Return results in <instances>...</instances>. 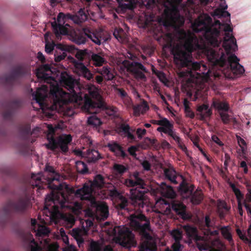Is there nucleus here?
I'll return each mask as SVG.
<instances>
[{
  "instance_id": "nucleus-7",
  "label": "nucleus",
  "mask_w": 251,
  "mask_h": 251,
  "mask_svg": "<svg viewBox=\"0 0 251 251\" xmlns=\"http://www.w3.org/2000/svg\"><path fill=\"white\" fill-rule=\"evenodd\" d=\"M212 18L208 15L199 17L193 24L194 31L196 32H203V36L208 44L216 47L221 43L220 37V31L212 25Z\"/></svg>"
},
{
  "instance_id": "nucleus-56",
  "label": "nucleus",
  "mask_w": 251,
  "mask_h": 251,
  "mask_svg": "<svg viewBox=\"0 0 251 251\" xmlns=\"http://www.w3.org/2000/svg\"><path fill=\"white\" fill-rule=\"evenodd\" d=\"M120 203L119 204L120 207L121 209H124L127 205V199L123 196L122 195L119 198Z\"/></svg>"
},
{
  "instance_id": "nucleus-3",
  "label": "nucleus",
  "mask_w": 251,
  "mask_h": 251,
  "mask_svg": "<svg viewBox=\"0 0 251 251\" xmlns=\"http://www.w3.org/2000/svg\"><path fill=\"white\" fill-rule=\"evenodd\" d=\"M224 31L226 33L223 47L226 54L223 51L218 53L214 50H209L207 54L208 61L215 66L218 65L222 67L227 66L235 76L242 75L245 72L244 68L239 64V59L234 53L238 49L236 40L229 33L232 31V28L226 25Z\"/></svg>"
},
{
  "instance_id": "nucleus-49",
  "label": "nucleus",
  "mask_w": 251,
  "mask_h": 251,
  "mask_svg": "<svg viewBox=\"0 0 251 251\" xmlns=\"http://www.w3.org/2000/svg\"><path fill=\"white\" fill-rule=\"evenodd\" d=\"M114 169L119 174H123L127 170V168L125 166L120 164H115Z\"/></svg>"
},
{
  "instance_id": "nucleus-9",
  "label": "nucleus",
  "mask_w": 251,
  "mask_h": 251,
  "mask_svg": "<svg viewBox=\"0 0 251 251\" xmlns=\"http://www.w3.org/2000/svg\"><path fill=\"white\" fill-rule=\"evenodd\" d=\"M112 233L116 242L122 246L127 248L136 247L137 244L134 235L128 227L125 226H115Z\"/></svg>"
},
{
  "instance_id": "nucleus-34",
  "label": "nucleus",
  "mask_w": 251,
  "mask_h": 251,
  "mask_svg": "<svg viewBox=\"0 0 251 251\" xmlns=\"http://www.w3.org/2000/svg\"><path fill=\"white\" fill-rule=\"evenodd\" d=\"M63 86L71 93H75V81L72 77H68L63 79L62 82Z\"/></svg>"
},
{
  "instance_id": "nucleus-13",
  "label": "nucleus",
  "mask_w": 251,
  "mask_h": 251,
  "mask_svg": "<svg viewBox=\"0 0 251 251\" xmlns=\"http://www.w3.org/2000/svg\"><path fill=\"white\" fill-rule=\"evenodd\" d=\"M157 130L168 134L176 142H180V137L174 129L173 123L170 122L167 118H163V121L161 126L157 128Z\"/></svg>"
},
{
  "instance_id": "nucleus-48",
  "label": "nucleus",
  "mask_w": 251,
  "mask_h": 251,
  "mask_svg": "<svg viewBox=\"0 0 251 251\" xmlns=\"http://www.w3.org/2000/svg\"><path fill=\"white\" fill-rule=\"evenodd\" d=\"M236 138L237 140L238 143L241 148L242 152L244 153L246 150V143L245 141L243 138H242L241 137L238 135H236Z\"/></svg>"
},
{
  "instance_id": "nucleus-19",
  "label": "nucleus",
  "mask_w": 251,
  "mask_h": 251,
  "mask_svg": "<svg viewBox=\"0 0 251 251\" xmlns=\"http://www.w3.org/2000/svg\"><path fill=\"white\" fill-rule=\"evenodd\" d=\"M178 10L176 7L171 5L170 6L165 5V9L163 11V16L164 18L165 22L170 24L175 21Z\"/></svg>"
},
{
  "instance_id": "nucleus-41",
  "label": "nucleus",
  "mask_w": 251,
  "mask_h": 251,
  "mask_svg": "<svg viewBox=\"0 0 251 251\" xmlns=\"http://www.w3.org/2000/svg\"><path fill=\"white\" fill-rule=\"evenodd\" d=\"M76 169L77 171L81 174H85L88 172V169L86 165L82 161H79L75 162Z\"/></svg>"
},
{
  "instance_id": "nucleus-29",
  "label": "nucleus",
  "mask_w": 251,
  "mask_h": 251,
  "mask_svg": "<svg viewBox=\"0 0 251 251\" xmlns=\"http://www.w3.org/2000/svg\"><path fill=\"white\" fill-rule=\"evenodd\" d=\"M84 234V230L80 228H74L72 230L71 234L76 240L79 247L83 245L84 242L83 236Z\"/></svg>"
},
{
  "instance_id": "nucleus-46",
  "label": "nucleus",
  "mask_w": 251,
  "mask_h": 251,
  "mask_svg": "<svg viewBox=\"0 0 251 251\" xmlns=\"http://www.w3.org/2000/svg\"><path fill=\"white\" fill-rule=\"evenodd\" d=\"M221 119L224 124H227L231 119L230 116L227 113V111H221L220 113Z\"/></svg>"
},
{
  "instance_id": "nucleus-51",
  "label": "nucleus",
  "mask_w": 251,
  "mask_h": 251,
  "mask_svg": "<svg viewBox=\"0 0 251 251\" xmlns=\"http://www.w3.org/2000/svg\"><path fill=\"white\" fill-rule=\"evenodd\" d=\"M143 3L148 9H152L156 5V0H144Z\"/></svg>"
},
{
  "instance_id": "nucleus-61",
  "label": "nucleus",
  "mask_w": 251,
  "mask_h": 251,
  "mask_svg": "<svg viewBox=\"0 0 251 251\" xmlns=\"http://www.w3.org/2000/svg\"><path fill=\"white\" fill-rule=\"evenodd\" d=\"M200 250L207 251L211 248V247L207 244H199L198 245Z\"/></svg>"
},
{
  "instance_id": "nucleus-59",
  "label": "nucleus",
  "mask_w": 251,
  "mask_h": 251,
  "mask_svg": "<svg viewBox=\"0 0 251 251\" xmlns=\"http://www.w3.org/2000/svg\"><path fill=\"white\" fill-rule=\"evenodd\" d=\"M236 231L237 234L238 235L241 239L247 243H250V240L245 235V234H244L242 232V231L240 229H237Z\"/></svg>"
},
{
  "instance_id": "nucleus-54",
  "label": "nucleus",
  "mask_w": 251,
  "mask_h": 251,
  "mask_svg": "<svg viewBox=\"0 0 251 251\" xmlns=\"http://www.w3.org/2000/svg\"><path fill=\"white\" fill-rule=\"evenodd\" d=\"M64 219L66 221L69 226H72L75 223V219L74 217L72 215H65L64 216Z\"/></svg>"
},
{
  "instance_id": "nucleus-32",
  "label": "nucleus",
  "mask_w": 251,
  "mask_h": 251,
  "mask_svg": "<svg viewBox=\"0 0 251 251\" xmlns=\"http://www.w3.org/2000/svg\"><path fill=\"white\" fill-rule=\"evenodd\" d=\"M211 107L215 110H229V105L225 101L217 99H213Z\"/></svg>"
},
{
  "instance_id": "nucleus-18",
  "label": "nucleus",
  "mask_w": 251,
  "mask_h": 251,
  "mask_svg": "<svg viewBox=\"0 0 251 251\" xmlns=\"http://www.w3.org/2000/svg\"><path fill=\"white\" fill-rule=\"evenodd\" d=\"M128 70L134 75L137 79H146V77L145 74L141 71L146 72V68L141 63H131L129 65Z\"/></svg>"
},
{
  "instance_id": "nucleus-1",
  "label": "nucleus",
  "mask_w": 251,
  "mask_h": 251,
  "mask_svg": "<svg viewBox=\"0 0 251 251\" xmlns=\"http://www.w3.org/2000/svg\"><path fill=\"white\" fill-rule=\"evenodd\" d=\"M199 47L197 39L189 37L185 40L183 47L176 44L174 45L171 48V53L174 56L175 64L181 68H186L185 71H180L178 73L180 78L186 79L188 86L194 89L195 94L193 95L191 92H188L187 94L188 98L183 100L184 110H190V100L196 101L200 98L204 99L203 89L204 84L203 82L201 74H204V71L206 69V66L193 61L192 52Z\"/></svg>"
},
{
  "instance_id": "nucleus-14",
  "label": "nucleus",
  "mask_w": 251,
  "mask_h": 251,
  "mask_svg": "<svg viewBox=\"0 0 251 251\" xmlns=\"http://www.w3.org/2000/svg\"><path fill=\"white\" fill-rule=\"evenodd\" d=\"M50 93L54 97L53 105L56 107L55 109L53 107H50L48 110H58L56 108L59 106L62 108L64 105H66L68 103V100L64 98V95H66L67 93L62 90L59 89L58 87H55L50 90Z\"/></svg>"
},
{
  "instance_id": "nucleus-60",
  "label": "nucleus",
  "mask_w": 251,
  "mask_h": 251,
  "mask_svg": "<svg viewBox=\"0 0 251 251\" xmlns=\"http://www.w3.org/2000/svg\"><path fill=\"white\" fill-rule=\"evenodd\" d=\"M86 42V38L83 35L78 36L76 38V43L77 44H83Z\"/></svg>"
},
{
  "instance_id": "nucleus-63",
  "label": "nucleus",
  "mask_w": 251,
  "mask_h": 251,
  "mask_svg": "<svg viewBox=\"0 0 251 251\" xmlns=\"http://www.w3.org/2000/svg\"><path fill=\"white\" fill-rule=\"evenodd\" d=\"M63 251H76V250L75 246L71 245L65 248Z\"/></svg>"
},
{
  "instance_id": "nucleus-2",
  "label": "nucleus",
  "mask_w": 251,
  "mask_h": 251,
  "mask_svg": "<svg viewBox=\"0 0 251 251\" xmlns=\"http://www.w3.org/2000/svg\"><path fill=\"white\" fill-rule=\"evenodd\" d=\"M45 170L44 173L32 174L30 183L33 186L38 187L37 191L39 192L42 189L41 184L45 181L48 187L52 190L45 198L44 210H49L50 215L47 216L49 219H50L53 213L58 211L59 207L73 211L80 209L81 205L79 203L69 201L68 196L73 194V189L65 183L60 182V176L52 167L46 166Z\"/></svg>"
},
{
  "instance_id": "nucleus-4",
  "label": "nucleus",
  "mask_w": 251,
  "mask_h": 251,
  "mask_svg": "<svg viewBox=\"0 0 251 251\" xmlns=\"http://www.w3.org/2000/svg\"><path fill=\"white\" fill-rule=\"evenodd\" d=\"M104 184V179L102 176L98 175L94 177L93 182L90 185L85 184L83 187L73 190L75 196L81 200L89 201L91 204V209H88L86 214L90 217H94L100 215L101 219H105L108 217V211L107 205L102 202H98L92 195L93 188L95 187L101 188Z\"/></svg>"
},
{
  "instance_id": "nucleus-37",
  "label": "nucleus",
  "mask_w": 251,
  "mask_h": 251,
  "mask_svg": "<svg viewBox=\"0 0 251 251\" xmlns=\"http://www.w3.org/2000/svg\"><path fill=\"white\" fill-rule=\"evenodd\" d=\"M23 102L19 99H13L9 101L7 103V108L5 110H10V109L19 108L22 107Z\"/></svg>"
},
{
  "instance_id": "nucleus-42",
  "label": "nucleus",
  "mask_w": 251,
  "mask_h": 251,
  "mask_svg": "<svg viewBox=\"0 0 251 251\" xmlns=\"http://www.w3.org/2000/svg\"><path fill=\"white\" fill-rule=\"evenodd\" d=\"M101 245L98 242L92 241L90 242L88 251H102Z\"/></svg>"
},
{
  "instance_id": "nucleus-8",
  "label": "nucleus",
  "mask_w": 251,
  "mask_h": 251,
  "mask_svg": "<svg viewBox=\"0 0 251 251\" xmlns=\"http://www.w3.org/2000/svg\"><path fill=\"white\" fill-rule=\"evenodd\" d=\"M87 90L89 95L94 100L85 95L84 99L81 97L78 101L76 100L75 103L80 106V110H90V108H95L101 109V110H109L100 94L97 87L91 84L87 85Z\"/></svg>"
},
{
  "instance_id": "nucleus-33",
  "label": "nucleus",
  "mask_w": 251,
  "mask_h": 251,
  "mask_svg": "<svg viewBox=\"0 0 251 251\" xmlns=\"http://www.w3.org/2000/svg\"><path fill=\"white\" fill-rule=\"evenodd\" d=\"M164 173L165 176L166 178H167L170 181H171L172 183L174 184H177V182L176 180V178L177 177V174L176 172L172 167H170L169 168H166L164 169Z\"/></svg>"
},
{
  "instance_id": "nucleus-57",
  "label": "nucleus",
  "mask_w": 251,
  "mask_h": 251,
  "mask_svg": "<svg viewBox=\"0 0 251 251\" xmlns=\"http://www.w3.org/2000/svg\"><path fill=\"white\" fill-rule=\"evenodd\" d=\"M162 201L163 202V203L164 204V207H163L164 210H163L162 213L164 214H166V215L170 214L171 213V208L170 205L167 202L163 200L162 201H160L161 202Z\"/></svg>"
},
{
  "instance_id": "nucleus-20",
  "label": "nucleus",
  "mask_w": 251,
  "mask_h": 251,
  "mask_svg": "<svg viewBox=\"0 0 251 251\" xmlns=\"http://www.w3.org/2000/svg\"><path fill=\"white\" fill-rule=\"evenodd\" d=\"M31 228L36 233L37 236H45L49 234L50 232L49 228L44 226L40 225L36 223L35 219L31 220Z\"/></svg>"
},
{
  "instance_id": "nucleus-31",
  "label": "nucleus",
  "mask_w": 251,
  "mask_h": 251,
  "mask_svg": "<svg viewBox=\"0 0 251 251\" xmlns=\"http://www.w3.org/2000/svg\"><path fill=\"white\" fill-rule=\"evenodd\" d=\"M221 231V234L224 238L227 240L231 244H233V241L231 233L230 227L228 226H224L217 227Z\"/></svg>"
},
{
  "instance_id": "nucleus-12",
  "label": "nucleus",
  "mask_w": 251,
  "mask_h": 251,
  "mask_svg": "<svg viewBox=\"0 0 251 251\" xmlns=\"http://www.w3.org/2000/svg\"><path fill=\"white\" fill-rule=\"evenodd\" d=\"M179 191L183 198L187 199L191 197V201L194 204L200 203L202 199L201 191H197L193 193L192 189L182 183L180 184Z\"/></svg>"
},
{
  "instance_id": "nucleus-5",
  "label": "nucleus",
  "mask_w": 251,
  "mask_h": 251,
  "mask_svg": "<svg viewBox=\"0 0 251 251\" xmlns=\"http://www.w3.org/2000/svg\"><path fill=\"white\" fill-rule=\"evenodd\" d=\"M129 217L130 226L139 230L143 238L139 251H156V239L150 235L149 222L145 216L140 212H136L131 214Z\"/></svg>"
},
{
  "instance_id": "nucleus-52",
  "label": "nucleus",
  "mask_w": 251,
  "mask_h": 251,
  "mask_svg": "<svg viewBox=\"0 0 251 251\" xmlns=\"http://www.w3.org/2000/svg\"><path fill=\"white\" fill-rule=\"evenodd\" d=\"M55 46V44L53 42L51 43L49 42H47L45 45L46 52L49 54L51 53L53 51Z\"/></svg>"
},
{
  "instance_id": "nucleus-25",
  "label": "nucleus",
  "mask_w": 251,
  "mask_h": 251,
  "mask_svg": "<svg viewBox=\"0 0 251 251\" xmlns=\"http://www.w3.org/2000/svg\"><path fill=\"white\" fill-rule=\"evenodd\" d=\"M50 71H51V66L50 65H42L37 69V76L42 80L47 81L50 78H51V77L48 76L45 72Z\"/></svg>"
},
{
  "instance_id": "nucleus-15",
  "label": "nucleus",
  "mask_w": 251,
  "mask_h": 251,
  "mask_svg": "<svg viewBox=\"0 0 251 251\" xmlns=\"http://www.w3.org/2000/svg\"><path fill=\"white\" fill-rule=\"evenodd\" d=\"M130 199L131 201L132 204L134 206H138L140 210L143 208L146 205V200L145 194L137 189H130Z\"/></svg>"
},
{
  "instance_id": "nucleus-24",
  "label": "nucleus",
  "mask_w": 251,
  "mask_h": 251,
  "mask_svg": "<svg viewBox=\"0 0 251 251\" xmlns=\"http://www.w3.org/2000/svg\"><path fill=\"white\" fill-rule=\"evenodd\" d=\"M66 48L61 44L56 45V50L54 54V60L56 62H59L64 59L67 56L66 52Z\"/></svg>"
},
{
  "instance_id": "nucleus-23",
  "label": "nucleus",
  "mask_w": 251,
  "mask_h": 251,
  "mask_svg": "<svg viewBox=\"0 0 251 251\" xmlns=\"http://www.w3.org/2000/svg\"><path fill=\"white\" fill-rule=\"evenodd\" d=\"M159 190L161 195L166 198L172 199L176 196V193L172 187L167 185L164 182L160 183L159 187Z\"/></svg>"
},
{
  "instance_id": "nucleus-39",
  "label": "nucleus",
  "mask_w": 251,
  "mask_h": 251,
  "mask_svg": "<svg viewBox=\"0 0 251 251\" xmlns=\"http://www.w3.org/2000/svg\"><path fill=\"white\" fill-rule=\"evenodd\" d=\"M68 15L70 14L67 13L65 14L63 13H59L57 18V25H64L67 20H71V18Z\"/></svg>"
},
{
  "instance_id": "nucleus-45",
  "label": "nucleus",
  "mask_w": 251,
  "mask_h": 251,
  "mask_svg": "<svg viewBox=\"0 0 251 251\" xmlns=\"http://www.w3.org/2000/svg\"><path fill=\"white\" fill-rule=\"evenodd\" d=\"M212 114V111H198L197 113V116L198 118L203 120L207 117H209Z\"/></svg>"
},
{
  "instance_id": "nucleus-38",
  "label": "nucleus",
  "mask_w": 251,
  "mask_h": 251,
  "mask_svg": "<svg viewBox=\"0 0 251 251\" xmlns=\"http://www.w3.org/2000/svg\"><path fill=\"white\" fill-rule=\"evenodd\" d=\"M113 35L119 42H122L125 41V32L122 28L115 29L113 32Z\"/></svg>"
},
{
  "instance_id": "nucleus-22",
  "label": "nucleus",
  "mask_w": 251,
  "mask_h": 251,
  "mask_svg": "<svg viewBox=\"0 0 251 251\" xmlns=\"http://www.w3.org/2000/svg\"><path fill=\"white\" fill-rule=\"evenodd\" d=\"M55 37L57 40L61 39V35H67L69 32L68 29L66 27V26H69V25L68 24L65 25V26H64L63 25H57V23L56 22H54L51 24Z\"/></svg>"
},
{
  "instance_id": "nucleus-35",
  "label": "nucleus",
  "mask_w": 251,
  "mask_h": 251,
  "mask_svg": "<svg viewBox=\"0 0 251 251\" xmlns=\"http://www.w3.org/2000/svg\"><path fill=\"white\" fill-rule=\"evenodd\" d=\"M27 205V203L26 201L21 200L17 202L12 203L10 204V208L16 211L20 212L24 210L26 208Z\"/></svg>"
},
{
  "instance_id": "nucleus-30",
  "label": "nucleus",
  "mask_w": 251,
  "mask_h": 251,
  "mask_svg": "<svg viewBox=\"0 0 251 251\" xmlns=\"http://www.w3.org/2000/svg\"><path fill=\"white\" fill-rule=\"evenodd\" d=\"M185 207L183 204L178 201H174L172 204V208L177 213L181 215L183 218H187Z\"/></svg>"
},
{
  "instance_id": "nucleus-21",
  "label": "nucleus",
  "mask_w": 251,
  "mask_h": 251,
  "mask_svg": "<svg viewBox=\"0 0 251 251\" xmlns=\"http://www.w3.org/2000/svg\"><path fill=\"white\" fill-rule=\"evenodd\" d=\"M48 91V87L46 85H42L37 89L33 96L37 102L41 103L47 98Z\"/></svg>"
},
{
  "instance_id": "nucleus-40",
  "label": "nucleus",
  "mask_w": 251,
  "mask_h": 251,
  "mask_svg": "<svg viewBox=\"0 0 251 251\" xmlns=\"http://www.w3.org/2000/svg\"><path fill=\"white\" fill-rule=\"evenodd\" d=\"M189 237H194L197 235V229L189 225H185L182 227Z\"/></svg>"
},
{
  "instance_id": "nucleus-50",
  "label": "nucleus",
  "mask_w": 251,
  "mask_h": 251,
  "mask_svg": "<svg viewBox=\"0 0 251 251\" xmlns=\"http://www.w3.org/2000/svg\"><path fill=\"white\" fill-rule=\"evenodd\" d=\"M230 186L231 187L233 191L235 193V195L237 198V199H242L243 195L241 194L239 189L236 187L235 185L232 183H230Z\"/></svg>"
},
{
  "instance_id": "nucleus-36",
  "label": "nucleus",
  "mask_w": 251,
  "mask_h": 251,
  "mask_svg": "<svg viewBox=\"0 0 251 251\" xmlns=\"http://www.w3.org/2000/svg\"><path fill=\"white\" fill-rule=\"evenodd\" d=\"M97 72L107 80H111L114 77L113 74L107 67H103L102 69H97Z\"/></svg>"
},
{
  "instance_id": "nucleus-11",
  "label": "nucleus",
  "mask_w": 251,
  "mask_h": 251,
  "mask_svg": "<svg viewBox=\"0 0 251 251\" xmlns=\"http://www.w3.org/2000/svg\"><path fill=\"white\" fill-rule=\"evenodd\" d=\"M29 73V70L25 65H15L11 68L10 74L5 76V82L7 84L13 85Z\"/></svg>"
},
{
  "instance_id": "nucleus-17",
  "label": "nucleus",
  "mask_w": 251,
  "mask_h": 251,
  "mask_svg": "<svg viewBox=\"0 0 251 251\" xmlns=\"http://www.w3.org/2000/svg\"><path fill=\"white\" fill-rule=\"evenodd\" d=\"M171 235L175 242L172 244L171 248H167L165 251H182L183 246L180 243L182 238V232L178 229H174L171 231Z\"/></svg>"
},
{
  "instance_id": "nucleus-62",
  "label": "nucleus",
  "mask_w": 251,
  "mask_h": 251,
  "mask_svg": "<svg viewBox=\"0 0 251 251\" xmlns=\"http://www.w3.org/2000/svg\"><path fill=\"white\" fill-rule=\"evenodd\" d=\"M142 165L143 167L145 170L149 171L150 169L151 168V165L150 163L148 161H144L142 163Z\"/></svg>"
},
{
  "instance_id": "nucleus-44",
  "label": "nucleus",
  "mask_w": 251,
  "mask_h": 251,
  "mask_svg": "<svg viewBox=\"0 0 251 251\" xmlns=\"http://www.w3.org/2000/svg\"><path fill=\"white\" fill-rule=\"evenodd\" d=\"M88 123L89 125L94 126H98L101 124L100 120L96 115H93L89 117L88 119Z\"/></svg>"
},
{
  "instance_id": "nucleus-64",
  "label": "nucleus",
  "mask_w": 251,
  "mask_h": 251,
  "mask_svg": "<svg viewBox=\"0 0 251 251\" xmlns=\"http://www.w3.org/2000/svg\"><path fill=\"white\" fill-rule=\"evenodd\" d=\"M246 201L248 202H251V189H247V193L246 195Z\"/></svg>"
},
{
  "instance_id": "nucleus-43",
  "label": "nucleus",
  "mask_w": 251,
  "mask_h": 251,
  "mask_svg": "<svg viewBox=\"0 0 251 251\" xmlns=\"http://www.w3.org/2000/svg\"><path fill=\"white\" fill-rule=\"evenodd\" d=\"M227 8V5L223 9H217L214 11V15L218 16V17H229L230 13L224 10L226 9Z\"/></svg>"
},
{
  "instance_id": "nucleus-58",
  "label": "nucleus",
  "mask_w": 251,
  "mask_h": 251,
  "mask_svg": "<svg viewBox=\"0 0 251 251\" xmlns=\"http://www.w3.org/2000/svg\"><path fill=\"white\" fill-rule=\"evenodd\" d=\"M125 184L128 187H134L139 185L137 182L133 179H126L125 180Z\"/></svg>"
},
{
  "instance_id": "nucleus-27",
  "label": "nucleus",
  "mask_w": 251,
  "mask_h": 251,
  "mask_svg": "<svg viewBox=\"0 0 251 251\" xmlns=\"http://www.w3.org/2000/svg\"><path fill=\"white\" fill-rule=\"evenodd\" d=\"M107 146L116 156H122L123 157H125L126 156V153L117 143L112 141L109 142Z\"/></svg>"
},
{
  "instance_id": "nucleus-53",
  "label": "nucleus",
  "mask_w": 251,
  "mask_h": 251,
  "mask_svg": "<svg viewBox=\"0 0 251 251\" xmlns=\"http://www.w3.org/2000/svg\"><path fill=\"white\" fill-rule=\"evenodd\" d=\"M205 223L206 226L208 228H210V227H213V228L216 227L217 228V226H215V220H213L212 221H211L208 216H206L205 217Z\"/></svg>"
},
{
  "instance_id": "nucleus-28",
  "label": "nucleus",
  "mask_w": 251,
  "mask_h": 251,
  "mask_svg": "<svg viewBox=\"0 0 251 251\" xmlns=\"http://www.w3.org/2000/svg\"><path fill=\"white\" fill-rule=\"evenodd\" d=\"M71 18V20L75 23L80 24L84 22L87 18V15L84 10L80 9L75 15H68Z\"/></svg>"
},
{
  "instance_id": "nucleus-26",
  "label": "nucleus",
  "mask_w": 251,
  "mask_h": 251,
  "mask_svg": "<svg viewBox=\"0 0 251 251\" xmlns=\"http://www.w3.org/2000/svg\"><path fill=\"white\" fill-rule=\"evenodd\" d=\"M83 157L89 162H94L101 158L99 152L95 150L89 149L83 153Z\"/></svg>"
},
{
  "instance_id": "nucleus-10",
  "label": "nucleus",
  "mask_w": 251,
  "mask_h": 251,
  "mask_svg": "<svg viewBox=\"0 0 251 251\" xmlns=\"http://www.w3.org/2000/svg\"><path fill=\"white\" fill-rule=\"evenodd\" d=\"M48 128L49 130V133L47 135L49 144L46 145L47 147L53 150L57 147H59L62 151L64 152L67 151L68 150V145L72 141L71 136L69 134H63L60 136L56 141L53 137V134L55 131V129L57 127L54 128L51 125H48Z\"/></svg>"
},
{
  "instance_id": "nucleus-6",
  "label": "nucleus",
  "mask_w": 251,
  "mask_h": 251,
  "mask_svg": "<svg viewBox=\"0 0 251 251\" xmlns=\"http://www.w3.org/2000/svg\"><path fill=\"white\" fill-rule=\"evenodd\" d=\"M75 57L78 61H74V65L75 73L80 76L83 77L87 80L94 82V75L82 62L86 59L91 61L95 66H101L105 62V59L98 54L93 53L87 50H79L77 51Z\"/></svg>"
},
{
  "instance_id": "nucleus-55",
  "label": "nucleus",
  "mask_w": 251,
  "mask_h": 251,
  "mask_svg": "<svg viewBox=\"0 0 251 251\" xmlns=\"http://www.w3.org/2000/svg\"><path fill=\"white\" fill-rule=\"evenodd\" d=\"M109 195L113 198H118L121 196V194L115 188H113L112 189L109 190Z\"/></svg>"
},
{
  "instance_id": "nucleus-47",
  "label": "nucleus",
  "mask_w": 251,
  "mask_h": 251,
  "mask_svg": "<svg viewBox=\"0 0 251 251\" xmlns=\"http://www.w3.org/2000/svg\"><path fill=\"white\" fill-rule=\"evenodd\" d=\"M132 177L134 180L136 181L139 184V186L143 188L144 185V180L140 177L139 173L138 172H134L132 175Z\"/></svg>"
},
{
  "instance_id": "nucleus-16",
  "label": "nucleus",
  "mask_w": 251,
  "mask_h": 251,
  "mask_svg": "<svg viewBox=\"0 0 251 251\" xmlns=\"http://www.w3.org/2000/svg\"><path fill=\"white\" fill-rule=\"evenodd\" d=\"M83 33L85 36L97 45H100L102 42L105 41L103 32L101 30L92 31L88 28H84Z\"/></svg>"
}]
</instances>
